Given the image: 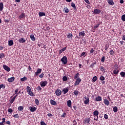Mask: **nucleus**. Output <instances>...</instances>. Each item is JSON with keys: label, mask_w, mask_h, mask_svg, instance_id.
Instances as JSON below:
<instances>
[{"label": "nucleus", "mask_w": 125, "mask_h": 125, "mask_svg": "<svg viewBox=\"0 0 125 125\" xmlns=\"http://www.w3.org/2000/svg\"><path fill=\"white\" fill-rule=\"evenodd\" d=\"M26 92L28 93V95H30V96H31L32 97H34V96H35V95L34 94V93L33 92L31 87L29 86H26Z\"/></svg>", "instance_id": "f257e3e1"}, {"label": "nucleus", "mask_w": 125, "mask_h": 125, "mask_svg": "<svg viewBox=\"0 0 125 125\" xmlns=\"http://www.w3.org/2000/svg\"><path fill=\"white\" fill-rule=\"evenodd\" d=\"M114 67L115 69L113 70V74L114 75H118L119 73H120V69H119V65L116 64L114 65Z\"/></svg>", "instance_id": "f03ea898"}, {"label": "nucleus", "mask_w": 125, "mask_h": 125, "mask_svg": "<svg viewBox=\"0 0 125 125\" xmlns=\"http://www.w3.org/2000/svg\"><path fill=\"white\" fill-rule=\"evenodd\" d=\"M98 115H99V111L95 110L93 112L94 121H98Z\"/></svg>", "instance_id": "7ed1b4c3"}, {"label": "nucleus", "mask_w": 125, "mask_h": 125, "mask_svg": "<svg viewBox=\"0 0 125 125\" xmlns=\"http://www.w3.org/2000/svg\"><path fill=\"white\" fill-rule=\"evenodd\" d=\"M62 64L66 65L68 63V59L66 56H63L61 60Z\"/></svg>", "instance_id": "20e7f679"}, {"label": "nucleus", "mask_w": 125, "mask_h": 125, "mask_svg": "<svg viewBox=\"0 0 125 125\" xmlns=\"http://www.w3.org/2000/svg\"><path fill=\"white\" fill-rule=\"evenodd\" d=\"M85 36V33H84V31H80L79 32V36H77L76 38L77 39H83V37H84Z\"/></svg>", "instance_id": "39448f33"}, {"label": "nucleus", "mask_w": 125, "mask_h": 125, "mask_svg": "<svg viewBox=\"0 0 125 125\" xmlns=\"http://www.w3.org/2000/svg\"><path fill=\"white\" fill-rule=\"evenodd\" d=\"M84 98L85 99L84 101V104L85 105L89 104V97L88 96H84Z\"/></svg>", "instance_id": "423d86ee"}, {"label": "nucleus", "mask_w": 125, "mask_h": 125, "mask_svg": "<svg viewBox=\"0 0 125 125\" xmlns=\"http://www.w3.org/2000/svg\"><path fill=\"white\" fill-rule=\"evenodd\" d=\"M76 81L74 83L75 86H76V85H79L80 84V83L82 82V79L81 78H78L77 79H76Z\"/></svg>", "instance_id": "0eeeda50"}, {"label": "nucleus", "mask_w": 125, "mask_h": 125, "mask_svg": "<svg viewBox=\"0 0 125 125\" xmlns=\"http://www.w3.org/2000/svg\"><path fill=\"white\" fill-rule=\"evenodd\" d=\"M46 84H47V81H42L40 83V85L42 87H44L46 86Z\"/></svg>", "instance_id": "6e6552de"}, {"label": "nucleus", "mask_w": 125, "mask_h": 125, "mask_svg": "<svg viewBox=\"0 0 125 125\" xmlns=\"http://www.w3.org/2000/svg\"><path fill=\"white\" fill-rule=\"evenodd\" d=\"M89 122H90V118H86L85 120L83 121V124L85 125H88L89 124Z\"/></svg>", "instance_id": "1a4fd4ad"}, {"label": "nucleus", "mask_w": 125, "mask_h": 125, "mask_svg": "<svg viewBox=\"0 0 125 125\" xmlns=\"http://www.w3.org/2000/svg\"><path fill=\"white\" fill-rule=\"evenodd\" d=\"M55 94L57 96H60L62 94V91L60 89H57L55 91Z\"/></svg>", "instance_id": "9d476101"}, {"label": "nucleus", "mask_w": 125, "mask_h": 125, "mask_svg": "<svg viewBox=\"0 0 125 125\" xmlns=\"http://www.w3.org/2000/svg\"><path fill=\"white\" fill-rule=\"evenodd\" d=\"M95 101L97 102H100V101H102V97L100 96H98L95 98Z\"/></svg>", "instance_id": "9b49d317"}, {"label": "nucleus", "mask_w": 125, "mask_h": 125, "mask_svg": "<svg viewBox=\"0 0 125 125\" xmlns=\"http://www.w3.org/2000/svg\"><path fill=\"white\" fill-rule=\"evenodd\" d=\"M2 67L3 69L5 70V71H7V72H9L10 71V67L7 65L4 64L3 65Z\"/></svg>", "instance_id": "f8f14e48"}, {"label": "nucleus", "mask_w": 125, "mask_h": 125, "mask_svg": "<svg viewBox=\"0 0 125 125\" xmlns=\"http://www.w3.org/2000/svg\"><path fill=\"white\" fill-rule=\"evenodd\" d=\"M93 12L94 14H100V13H101V10L98 9H95Z\"/></svg>", "instance_id": "ddd939ff"}, {"label": "nucleus", "mask_w": 125, "mask_h": 125, "mask_svg": "<svg viewBox=\"0 0 125 125\" xmlns=\"http://www.w3.org/2000/svg\"><path fill=\"white\" fill-rule=\"evenodd\" d=\"M104 103L106 105V106H109V104H110V102L107 99H104Z\"/></svg>", "instance_id": "4468645a"}, {"label": "nucleus", "mask_w": 125, "mask_h": 125, "mask_svg": "<svg viewBox=\"0 0 125 125\" xmlns=\"http://www.w3.org/2000/svg\"><path fill=\"white\" fill-rule=\"evenodd\" d=\"M14 80H15V78L14 77H12L10 78H8L7 79V81L9 83H12L13 82H14Z\"/></svg>", "instance_id": "2eb2a0df"}, {"label": "nucleus", "mask_w": 125, "mask_h": 125, "mask_svg": "<svg viewBox=\"0 0 125 125\" xmlns=\"http://www.w3.org/2000/svg\"><path fill=\"white\" fill-rule=\"evenodd\" d=\"M37 107H30L29 110L30 112H35V111H37Z\"/></svg>", "instance_id": "dca6fc26"}, {"label": "nucleus", "mask_w": 125, "mask_h": 125, "mask_svg": "<svg viewBox=\"0 0 125 125\" xmlns=\"http://www.w3.org/2000/svg\"><path fill=\"white\" fill-rule=\"evenodd\" d=\"M25 13H21V14L19 17V19H23V18H25Z\"/></svg>", "instance_id": "f3484780"}, {"label": "nucleus", "mask_w": 125, "mask_h": 125, "mask_svg": "<svg viewBox=\"0 0 125 125\" xmlns=\"http://www.w3.org/2000/svg\"><path fill=\"white\" fill-rule=\"evenodd\" d=\"M19 42H20V43H23L24 42H26V39L21 38L20 39H19Z\"/></svg>", "instance_id": "a211bd4d"}, {"label": "nucleus", "mask_w": 125, "mask_h": 125, "mask_svg": "<svg viewBox=\"0 0 125 125\" xmlns=\"http://www.w3.org/2000/svg\"><path fill=\"white\" fill-rule=\"evenodd\" d=\"M107 2L110 5H114L115 4V2H114L113 0H107Z\"/></svg>", "instance_id": "6ab92c4d"}, {"label": "nucleus", "mask_w": 125, "mask_h": 125, "mask_svg": "<svg viewBox=\"0 0 125 125\" xmlns=\"http://www.w3.org/2000/svg\"><path fill=\"white\" fill-rule=\"evenodd\" d=\"M70 4L71 6L73 8L74 10H77V7H76V5L73 2H71Z\"/></svg>", "instance_id": "aec40b11"}, {"label": "nucleus", "mask_w": 125, "mask_h": 125, "mask_svg": "<svg viewBox=\"0 0 125 125\" xmlns=\"http://www.w3.org/2000/svg\"><path fill=\"white\" fill-rule=\"evenodd\" d=\"M50 104H51L53 105H57V103H56V102H55L54 100H51L50 101Z\"/></svg>", "instance_id": "412c9836"}, {"label": "nucleus", "mask_w": 125, "mask_h": 125, "mask_svg": "<svg viewBox=\"0 0 125 125\" xmlns=\"http://www.w3.org/2000/svg\"><path fill=\"white\" fill-rule=\"evenodd\" d=\"M67 105L68 107H71L72 106V101L71 100H68L67 101Z\"/></svg>", "instance_id": "4be33fe9"}, {"label": "nucleus", "mask_w": 125, "mask_h": 125, "mask_svg": "<svg viewBox=\"0 0 125 125\" xmlns=\"http://www.w3.org/2000/svg\"><path fill=\"white\" fill-rule=\"evenodd\" d=\"M30 38L31 41H33V42H35V41H36V38H35V36L33 34L30 35Z\"/></svg>", "instance_id": "5701e85b"}, {"label": "nucleus", "mask_w": 125, "mask_h": 125, "mask_svg": "<svg viewBox=\"0 0 125 125\" xmlns=\"http://www.w3.org/2000/svg\"><path fill=\"white\" fill-rule=\"evenodd\" d=\"M80 78V73L78 72L74 77V80H77Z\"/></svg>", "instance_id": "b1692460"}, {"label": "nucleus", "mask_w": 125, "mask_h": 125, "mask_svg": "<svg viewBox=\"0 0 125 125\" xmlns=\"http://www.w3.org/2000/svg\"><path fill=\"white\" fill-rule=\"evenodd\" d=\"M28 81V78L25 76L23 77L22 78H21V82H26Z\"/></svg>", "instance_id": "393cba45"}, {"label": "nucleus", "mask_w": 125, "mask_h": 125, "mask_svg": "<svg viewBox=\"0 0 125 125\" xmlns=\"http://www.w3.org/2000/svg\"><path fill=\"white\" fill-rule=\"evenodd\" d=\"M100 70L102 71L104 73H105L106 71H105V68H104V66H101L100 67Z\"/></svg>", "instance_id": "a878e982"}, {"label": "nucleus", "mask_w": 125, "mask_h": 125, "mask_svg": "<svg viewBox=\"0 0 125 125\" xmlns=\"http://www.w3.org/2000/svg\"><path fill=\"white\" fill-rule=\"evenodd\" d=\"M3 10V3L0 2V12L2 11Z\"/></svg>", "instance_id": "bb28decb"}, {"label": "nucleus", "mask_w": 125, "mask_h": 125, "mask_svg": "<svg viewBox=\"0 0 125 125\" xmlns=\"http://www.w3.org/2000/svg\"><path fill=\"white\" fill-rule=\"evenodd\" d=\"M69 91V89L67 88H63L62 90V92H63V94H66Z\"/></svg>", "instance_id": "cd10ccee"}, {"label": "nucleus", "mask_w": 125, "mask_h": 125, "mask_svg": "<svg viewBox=\"0 0 125 125\" xmlns=\"http://www.w3.org/2000/svg\"><path fill=\"white\" fill-rule=\"evenodd\" d=\"M13 40H10L8 41V45L9 46H12V45H13Z\"/></svg>", "instance_id": "c85d7f7f"}, {"label": "nucleus", "mask_w": 125, "mask_h": 125, "mask_svg": "<svg viewBox=\"0 0 125 125\" xmlns=\"http://www.w3.org/2000/svg\"><path fill=\"white\" fill-rule=\"evenodd\" d=\"M39 15L40 17H42V16H45V13L44 12H39Z\"/></svg>", "instance_id": "c756f323"}, {"label": "nucleus", "mask_w": 125, "mask_h": 125, "mask_svg": "<svg viewBox=\"0 0 125 125\" xmlns=\"http://www.w3.org/2000/svg\"><path fill=\"white\" fill-rule=\"evenodd\" d=\"M67 39H73V34L68 33L67 35Z\"/></svg>", "instance_id": "7c9ffc66"}, {"label": "nucleus", "mask_w": 125, "mask_h": 125, "mask_svg": "<svg viewBox=\"0 0 125 125\" xmlns=\"http://www.w3.org/2000/svg\"><path fill=\"white\" fill-rule=\"evenodd\" d=\"M113 111L114 113H117L118 112V107L117 106H114L113 108Z\"/></svg>", "instance_id": "2f4dec72"}, {"label": "nucleus", "mask_w": 125, "mask_h": 125, "mask_svg": "<svg viewBox=\"0 0 125 125\" xmlns=\"http://www.w3.org/2000/svg\"><path fill=\"white\" fill-rule=\"evenodd\" d=\"M64 11L65 12V13H69V8H67V7H65L64 8Z\"/></svg>", "instance_id": "473e14b6"}, {"label": "nucleus", "mask_w": 125, "mask_h": 125, "mask_svg": "<svg viewBox=\"0 0 125 125\" xmlns=\"http://www.w3.org/2000/svg\"><path fill=\"white\" fill-rule=\"evenodd\" d=\"M18 109L19 111H23V110H24V107L22 106H20L18 107Z\"/></svg>", "instance_id": "72a5a7b5"}, {"label": "nucleus", "mask_w": 125, "mask_h": 125, "mask_svg": "<svg viewBox=\"0 0 125 125\" xmlns=\"http://www.w3.org/2000/svg\"><path fill=\"white\" fill-rule=\"evenodd\" d=\"M120 76H121V77L122 78H124L125 77V72H124V71H122L121 73H120Z\"/></svg>", "instance_id": "f704fd0d"}, {"label": "nucleus", "mask_w": 125, "mask_h": 125, "mask_svg": "<svg viewBox=\"0 0 125 125\" xmlns=\"http://www.w3.org/2000/svg\"><path fill=\"white\" fill-rule=\"evenodd\" d=\"M109 47H110V46L109 45V44H106L105 45V47H104L105 50H106V51H107V50H108V49L109 48Z\"/></svg>", "instance_id": "c9c22d12"}, {"label": "nucleus", "mask_w": 125, "mask_h": 125, "mask_svg": "<svg viewBox=\"0 0 125 125\" xmlns=\"http://www.w3.org/2000/svg\"><path fill=\"white\" fill-rule=\"evenodd\" d=\"M35 102L36 105H39V104H40V101H39V99H36L35 100Z\"/></svg>", "instance_id": "e433bc0d"}, {"label": "nucleus", "mask_w": 125, "mask_h": 125, "mask_svg": "<svg viewBox=\"0 0 125 125\" xmlns=\"http://www.w3.org/2000/svg\"><path fill=\"white\" fill-rule=\"evenodd\" d=\"M5 57V55H4V53H2L0 54V59L1 58H4Z\"/></svg>", "instance_id": "4c0bfd02"}, {"label": "nucleus", "mask_w": 125, "mask_h": 125, "mask_svg": "<svg viewBox=\"0 0 125 125\" xmlns=\"http://www.w3.org/2000/svg\"><path fill=\"white\" fill-rule=\"evenodd\" d=\"M100 81H105V77H104L103 75H101L100 77Z\"/></svg>", "instance_id": "58836bf2"}, {"label": "nucleus", "mask_w": 125, "mask_h": 125, "mask_svg": "<svg viewBox=\"0 0 125 125\" xmlns=\"http://www.w3.org/2000/svg\"><path fill=\"white\" fill-rule=\"evenodd\" d=\"M96 81H97V77L94 76L92 80V82H95Z\"/></svg>", "instance_id": "ea45409f"}, {"label": "nucleus", "mask_w": 125, "mask_h": 125, "mask_svg": "<svg viewBox=\"0 0 125 125\" xmlns=\"http://www.w3.org/2000/svg\"><path fill=\"white\" fill-rule=\"evenodd\" d=\"M109 54L110 55H114L115 54V52H114V50H113V49H111L109 52Z\"/></svg>", "instance_id": "a19ab883"}, {"label": "nucleus", "mask_w": 125, "mask_h": 125, "mask_svg": "<svg viewBox=\"0 0 125 125\" xmlns=\"http://www.w3.org/2000/svg\"><path fill=\"white\" fill-rule=\"evenodd\" d=\"M1 88L4 89V88H5V85H3V84H0V90L1 89Z\"/></svg>", "instance_id": "79ce46f5"}, {"label": "nucleus", "mask_w": 125, "mask_h": 125, "mask_svg": "<svg viewBox=\"0 0 125 125\" xmlns=\"http://www.w3.org/2000/svg\"><path fill=\"white\" fill-rule=\"evenodd\" d=\"M101 61L103 63H104V62H105V56H103V57L102 58V59L101 60Z\"/></svg>", "instance_id": "37998d69"}, {"label": "nucleus", "mask_w": 125, "mask_h": 125, "mask_svg": "<svg viewBox=\"0 0 125 125\" xmlns=\"http://www.w3.org/2000/svg\"><path fill=\"white\" fill-rule=\"evenodd\" d=\"M68 78L66 76H63L62 77V81L63 82H66L67 81Z\"/></svg>", "instance_id": "c03bdc74"}, {"label": "nucleus", "mask_w": 125, "mask_h": 125, "mask_svg": "<svg viewBox=\"0 0 125 125\" xmlns=\"http://www.w3.org/2000/svg\"><path fill=\"white\" fill-rule=\"evenodd\" d=\"M73 93H74V95H76L77 96V95H78L79 94V91L75 90V91H74Z\"/></svg>", "instance_id": "a18cd8bd"}, {"label": "nucleus", "mask_w": 125, "mask_h": 125, "mask_svg": "<svg viewBox=\"0 0 125 125\" xmlns=\"http://www.w3.org/2000/svg\"><path fill=\"white\" fill-rule=\"evenodd\" d=\"M66 116H67V113H66V112H64V113L61 116V117H62V118H65V117H66Z\"/></svg>", "instance_id": "49530a36"}, {"label": "nucleus", "mask_w": 125, "mask_h": 125, "mask_svg": "<svg viewBox=\"0 0 125 125\" xmlns=\"http://www.w3.org/2000/svg\"><path fill=\"white\" fill-rule=\"evenodd\" d=\"M14 118H16V119H19V115L18 114H15L13 116Z\"/></svg>", "instance_id": "de8ad7c7"}, {"label": "nucleus", "mask_w": 125, "mask_h": 125, "mask_svg": "<svg viewBox=\"0 0 125 125\" xmlns=\"http://www.w3.org/2000/svg\"><path fill=\"white\" fill-rule=\"evenodd\" d=\"M121 19L122 21H125V14L122 16Z\"/></svg>", "instance_id": "09e8293b"}, {"label": "nucleus", "mask_w": 125, "mask_h": 125, "mask_svg": "<svg viewBox=\"0 0 125 125\" xmlns=\"http://www.w3.org/2000/svg\"><path fill=\"white\" fill-rule=\"evenodd\" d=\"M14 101H15V99L13 98L10 102V104H12V103H13Z\"/></svg>", "instance_id": "8fccbe9b"}, {"label": "nucleus", "mask_w": 125, "mask_h": 125, "mask_svg": "<svg viewBox=\"0 0 125 125\" xmlns=\"http://www.w3.org/2000/svg\"><path fill=\"white\" fill-rule=\"evenodd\" d=\"M42 68H38L37 69V72H38L39 74H41L42 73Z\"/></svg>", "instance_id": "3c124183"}, {"label": "nucleus", "mask_w": 125, "mask_h": 125, "mask_svg": "<svg viewBox=\"0 0 125 125\" xmlns=\"http://www.w3.org/2000/svg\"><path fill=\"white\" fill-rule=\"evenodd\" d=\"M37 90H38V91H40L41 90H42V87H41V86H39L36 88Z\"/></svg>", "instance_id": "603ef678"}, {"label": "nucleus", "mask_w": 125, "mask_h": 125, "mask_svg": "<svg viewBox=\"0 0 125 125\" xmlns=\"http://www.w3.org/2000/svg\"><path fill=\"white\" fill-rule=\"evenodd\" d=\"M8 112L9 113H12V112H13V110H12V108H8Z\"/></svg>", "instance_id": "864d4df0"}, {"label": "nucleus", "mask_w": 125, "mask_h": 125, "mask_svg": "<svg viewBox=\"0 0 125 125\" xmlns=\"http://www.w3.org/2000/svg\"><path fill=\"white\" fill-rule=\"evenodd\" d=\"M85 55V52H83L80 55V57H83V56H84Z\"/></svg>", "instance_id": "5fc2aeb1"}, {"label": "nucleus", "mask_w": 125, "mask_h": 125, "mask_svg": "<svg viewBox=\"0 0 125 125\" xmlns=\"http://www.w3.org/2000/svg\"><path fill=\"white\" fill-rule=\"evenodd\" d=\"M40 125H46V124H45V123H44V122H43V121H41V122H40Z\"/></svg>", "instance_id": "6e6d98bb"}, {"label": "nucleus", "mask_w": 125, "mask_h": 125, "mask_svg": "<svg viewBox=\"0 0 125 125\" xmlns=\"http://www.w3.org/2000/svg\"><path fill=\"white\" fill-rule=\"evenodd\" d=\"M43 76H44V74H43V72H42L41 75H39V77L42 79V78H43Z\"/></svg>", "instance_id": "4d7b16f0"}, {"label": "nucleus", "mask_w": 125, "mask_h": 125, "mask_svg": "<svg viewBox=\"0 0 125 125\" xmlns=\"http://www.w3.org/2000/svg\"><path fill=\"white\" fill-rule=\"evenodd\" d=\"M100 24H98L94 26V29H97L98 27H99Z\"/></svg>", "instance_id": "13d9d810"}, {"label": "nucleus", "mask_w": 125, "mask_h": 125, "mask_svg": "<svg viewBox=\"0 0 125 125\" xmlns=\"http://www.w3.org/2000/svg\"><path fill=\"white\" fill-rule=\"evenodd\" d=\"M104 119H105V120H108V115L104 114Z\"/></svg>", "instance_id": "bf43d9fd"}, {"label": "nucleus", "mask_w": 125, "mask_h": 125, "mask_svg": "<svg viewBox=\"0 0 125 125\" xmlns=\"http://www.w3.org/2000/svg\"><path fill=\"white\" fill-rule=\"evenodd\" d=\"M19 89L18 88H17L15 90V94H18V91H19Z\"/></svg>", "instance_id": "052dcab7"}, {"label": "nucleus", "mask_w": 125, "mask_h": 125, "mask_svg": "<svg viewBox=\"0 0 125 125\" xmlns=\"http://www.w3.org/2000/svg\"><path fill=\"white\" fill-rule=\"evenodd\" d=\"M94 52V50H93V48H91V50L90 51V53L91 54Z\"/></svg>", "instance_id": "680f3d73"}, {"label": "nucleus", "mask_w": 125, "mask_h": 125, "mask_svg": "<svg viewBox=\"0 0 125 125\" xmlns=\"http://www.w3.org/2000/svg\"><path fill=\"white\" fill-rule=\"evenodd\" d=\"M84 0V1H85V2L86 3H87L88 4H90V2H89V0Z\"/></svg>", "instance_id": "e2e57ef3"}, {"label": "nucleus", "mask_w": 125, "mask_h": 125, "mask_svg": "<svg viewBox=\"0 0 125 125\" xmlns=\"http://www.w3.org/2000/svg\"><path fill=\"white\" fill-rule=\"evenodd\" d=\"M73 108H74V110H77L78 109V107H77V105H73Z\"/></svg>", "instance_id": "0e129e2a"}, {"label": "nucleus", "mask_w": 125, "mask_h": 125, "mask_svg": "<svg viewBox=\"0 0 125 125\" xmlns=\"http://www.w3.org/2000/svg\"><path fill=\"white\" fill-rule=\"evenodd\" d=\"M66 49H67V47H65L62 49V50L63 52V51H65V50H66Z\"/></svg>", "instance_id": "69168bd1"}, {"label": "nucleus", "mask_w": 125, "mask_h": 125, "mask_svg": "<svg viewBox=\"0 0 125 125\" xmlns=\"http://www.w3.org/2000/svg\"><path fill=\"white\" fill-rule=\"evenodd\" d=\"M48 117H53V115L51 113H48L47 114Z\"/></svg>", "instance_id": "338daca9"}, {"label": "nucleus", "mask_w": 125, "mask_h": 125, "mask_svg": "<svg viewBox=\"0 0 125 125\" xmlns=\"http://www.w3.org/2000/svg\"><path fill=\"white\" fill-rule=\"evenodd\" d=\"M5 124H6V125H10L11 123H10V121H8L7 122H6Z\"/></svg>", "instance_id": "774afa93"}]
</instances>
